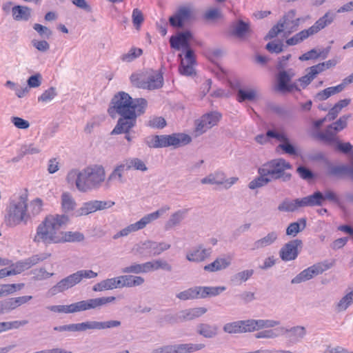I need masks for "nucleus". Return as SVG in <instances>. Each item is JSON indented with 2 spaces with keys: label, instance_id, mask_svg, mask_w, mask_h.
<instances>
[{
  "label": "nucleus",
  "instance_id": "59",
  "mask_svg": "<svg viewBox=\"0 0 353 353\" xmlns=\"http://www.w3.org/2000/svg\"><path fill=\"white\" fill-rule=\"evenodd\" d=\"M125 285L127 288H132L141 285L145 280L140 276L124 275Z\"/></svg>",
  "mask_w": 353,
  "mask_h": 353
},
{
  "label": "nucleus",
  "instance_id": "42",
  "mask_svg": "<svg viewBox=\"0 0 353 353\" xmlns=\"http://www.w3.org/2000/svg\"><path fill=\"white\" fill-rule=\"evenodd\" d=\"M353 303V290L344 295L335 305L336 312L345 311Z\"/></svg>",
  "mask_w": 353,
  "mask_h": 353
},
{
  "label": "nucleus",
  "instance_id": "9",
  "mask_svg": "<svg viewBox=\"0 0 353 353\" xmlns=\"http://www.w3.org/2000/svg\"><path fill=\"white\" fill-rule=\"evenodd\" d=\"M220 118V114L217 112H211L201 117L196 121L195 135L200 136L207 130L216 125Z\"/></svg>",
  "mask_w": 353,
  "mask_h": 353
},
{
  "label": "nucleus",
  "instance_id": "19",
  "mask_svg": "<svg viewBox=\"0 0 353 353\" xmlns=\"http://www.w3.org/2000/svg\"><path fill=\"white\" fill-rule=\"evenodd\" d=\"M97 273L90 270H81L63 279L70 288L79 283L83 279H92Z\"/></svg>",
  "mask_w": 353,
  "mask_h": 353
},
{
  "label": "nucleus",
  "instance_id": "15",
  "mask_svg": "<svg viewBox=\"0 0 353 353\" xmlns=\"http://www.w3.org/2000/svg\"><path fill=\"white\" fill-rule=\"evenodd\" d=\"M108 208V203L102 201H90L83 203L82 206L74 212L73 214L78 217L85 216L97 210H101Z\"/></svg>",
  "mask_w": 353,
  "mask_h": 353
},
{
  "label": "nucleus",
  "instance_id": "35",
  "mask_svg": "<svg viewBox=\"0 0 353 353\" xmlns=\"http://www.w3.org/2000/svg\"><path fill=\"white\" fill-rule=\"evenodd\" d=\"M208 310L203 307H194L185 310L181 312L179 318L182 321H190L199 318L205 314Z\"/></svg>",
  "mask_w": 353,
  "mask_h": 353
},
{
  "label": "nucleus",
  "instance_id": "64",
  "mask_svg": "<svg viewBox=\"0 0 353 353\" xmlns=\"http://www.w3.org/2000/svg\"><path fill=\"white\" fill-rule=\"evenodd\" d=\"M132 20L136 29L139 30L142 23L144 21L143 14L139 9L134 8L133 10L132 14Z\"/></svg>",
  "mask_w": 353,
  "mask_h": 353
},
{
  "label": "nucleus",
  "instance_id": "39",
  "mask_svg": "<svg viewBox=\"0 0 353 353\" xmlns=\"http://www.w3.org/2000/svg\"><path fill=\"white\" fill-rule=\"evenodd\" d=\"M31 11L30 8L23 6H15L12 8V16L16 21H28Z\"/></svg>",
  "mask_w": 353,
  "mask_h": 353
},
{
  "label": "nucleus",
  "instance_id": "33",
  "mask_svg": "<svg viewBox=\"0 0 353 353\" xmlns=\"http://www.w3.org/2000/svg\"><path fill=\"white\" fill-rule=\"evenodd\" d=\"M146 226L147 225L145 221H143V218H141L139 221H137L136 223H132L125 227V228L122 229L121 230H120L119 232L114 235L113 238L118 239L122 236H126L132 232H134L145 228Z\"/></svg>",
  "mask_w": 353,
  "mask_h": 353
},
{
  "label": "nucleus",
  "instance_id": "34",
  "mask_svg": "<svg viewBox=\"0 0 353 353\" xmlns=\"http://www.w3.org/2000/svg\"><path fill=\"white\" fill-rule=\"evenodd\" d=\"M61 203L62 211L65 213L64 214L73 212L77 206L74 199L68 192H65L61 194Z\"/></svg>",
  "mask_w": 353,
  "mask_h": 353
},
{
  "label": "nucleus",
  "instance_id": "38",
  "mask_svg": "<svg viewBox=\"0 0 353 353\" xmlns=\"http://www.w3.org/2000/svg\"><path fill=\"white\" fill-rule=\"evenodd\" d=\"M303 207L315 206L323 205V193L316 191L314 194L301 199Z\"/></svg>",
  "mask_w": 353,
  "mask_h": 353
},
{
  "label": "nucleus",
  "instance_id": "22",
  "mask_svg": "<svg viewBox=\"0 0 353 353\" xmlns=\"http://www.w3.org/2000/svg\"><path fill=\"white\" fill-rule=\"evenodd\" d=\"M191 38L192 33L189 31L181 32L176 36H172L170 39V46L176 50H179L181 47L188 48V41Z\"/></svg>",
  "mask_w": 353,
  "mask_h": 353
},
{
  "label": "nucleus",
  "instance_id": "17",
  "mask_svg": "<svg viewBox=\"0 0 353 353\" xmlns=\"http://www.w3.org/2000/svg\"><path fill=\"white\" fill-rule=\"evenodd\" d=\"M110 327V321L99 322L95 321H85L71 324V332H83L87 330H103Z\"/></svg>",
  "mask_w": 353,
  "mask_h": 353
},
{
  "label": "nucleus",
  "instance_id": "5",
  "mask_svg": "<svg viewBox=\"0 0 353 353\" xmlns=\"http://www.w3.org/2000/svg\"><path fill=\"white\" fill-rule=\"evenodd\" d=\"M113 108L119 114H129L137 112L139 114L144 112L147 105L145 99L132 98L125 92H119L112 99Z\"/></svg>",
  "mask_w": 353,
  "mask_h": 353
},
{
  "label": "nucleus",
  "instance_id": "45",
  "mask_svg": "<svg viewBox=\"0 0 353 353\" xmlns=\"http://www.w3.org/2000/svg\"><path fill=\"white\" fill-rule=\"evenodd\" d=\"M174 345L176 353H192L205 347V345L202 343H181Z\"/></svg>",
  "mask_w": 353,
  "mask_h": 353
},
{
  "label": "nucleus",
  "instance_id": "57",
  "mask_svg": "<svg viewBox=\"0 0 353 353\" xmlns=\"http://www.w3.org/2000/svg\"><path fill=\"white\" fill-rule=\"evenodd\" d=\"M42 206L43 201L39 198H37L30 203V205H28L30 220L31 219L32 216L38 215L42 211Z\"/></svg>",
  "mask_w": 353,
  "mask_h": 353
},
{
  "label": "nucleus",
  "instance_id": "3",
  "mask_svg": "<svg viewBox=\"0 0 353 353\" xmlns=\"http://www.w3.org/2000/svg\"><path fill=\"white\" fill-rule=\"evenodd\" d=\"M28 195L26 193L12 196L6 209L5 221L8 225L14 227L30 220Z\"/></svg>",
  "mask_w": 353,
  "mask_h": 353
},
{
  "label": "nucleus",
  "instance_id": "23",
  "mask_svg": "<svg viewBox=\"0 0 353 353\" xmlns=\"http://www.w3.org/2000/svg\"><path fill=\"white\" fill-rule=\"evenodd\" d=\"M188 212V209H181L173 212L165 222V229L168 230L179 226L181 222L185 219Z\"/></svg>",
  "mask_w": 353,
  "mask_h": 353
},
{
  "label": "nucleus",
  "instance_id": "50",
  "mask_svg": "<svg viewBox=\"0 0 353 353\" xmlns=\"http://www.w3.org/2000/svg\"><path fill=\"white\" fill-rule=\"evenodd\" d=\"M60 243L63 242H79L83 240L84 236L79 232H62L60 234Z\"/></svg>",
  "mask_w": 353,
  "mask_h": 353
},
{
  "label": "nucleus",
  "instance_id": "54",
  "mask_svg": "<svg viewBox=\"0 0 353 353\" xmlns=\"http://www.w3.org/2000/svg\"><path fill=\"white\" fill-rule=\"evenodd\" d=\"M258 173L259 176L249 183L248 187L251 190L263 187L270 183V179H268L265 175H263L259 168L258 169Z\"/></svg>",
  "mask_w": 353,
  "mask_h": 353
},
{
  "label": "nucleus",
  "instance_id": "29",
  "mask_svg": "<svg viewBox=\"0 0 353 353\" xmlns=\"http://www.w3.org/2000/svg\"><path fill=\"white\" fill-rule=\"evenodd\" d=\"M328 174L334 176L347 175L353 180V165H331L328 168Z\"/></svg>",
  "mask_w": 353,
  "mask_h": 353
},
{
  "label": "nucleus",
  "instance_id": "63",
  "mask_svg": "<svg viewBox=\"0 0 353 353\" xmlns=\"http://www.w3.org/2000/svg\"><path fill=\"white\" fill-rule=\"evenodd\" d=\"M57 95L56 88L50 87L48 90H45L42 94L39 97L38 101L43 103H48L51 101Z\"/></svg>",
  "mask_w": 353,
  "mask_h": 353
},
{
  "label": "nucleus",
  "instance_id": "1",
  "mask_svg": "<svg viewBox=\"0 0 353 353\" xmlns=\"http://www.w3.org/2000/svg\"><path fill=\"white\" fill-rule=\"evenodd\" d=\"M68 183H75L81 192H88L99 188L105 180V171L102 166H89L81 171L72 170L67 175Z\"/></svg>",
  "mask_w": 353,
  "mask_h": 353
},
{
  "label": "nucleus",
  "instance_id": "60",
  "mask_svg": "<svg viewBox=\"0 0 353 353\" xmlns=\"http://www.w3.org/2000/svg\"><path fill=\"white\" fill-rule=\"evenodd\" d=\"M122 272L134 274L146 273L145 263L141 264L135 263H132L130 265L124 268L122 270Z\"/></svg>",
  "mask_w": 353,
  "mask_h": 353
},
{
  "label": "nucleus",
  "instance_id": "49",
  "mask_svg": "<svg viewBox=\"0 0 353 353\" xmlns=\"http://www.w3.org/2000/svg\"><path fill=\"white\" fill-rule=\"evenodd\" d=\"M310 36L312 35L307 28L300 31L293 37L288 39L285 42L288 46H295L307 39Z\"/></svg>",
  "mask_w": 353,
  "mask_h": 353
},
{
  "label": "nucleus",
  "instance_id": "11",
  "mask_svg": "<svg viewBox=\"0 0 353 353\" xmlns=\"http://www.w3.org/2000/svg\"><path fill=\"white\" fill-rule=\"evenodd\" d=\"M48 255L43 254H35L23 261L17 262L15 264L12 265V268L10 270L12 276L21 273L26 270H28L38 263L43 261L48 258Z\"/></svg>",
  "mask_w": 353,
  "mask_h": 353
},
{
  "label": "nucleus",
  "instance_id": "26",
  "mask_svg": "<svg viewBox=\"0 0 353 353\" xmlns=\"http://www.w3.org/2000/svg\"><path fill=\"white\" fill-rule=\"evenodd\" d=\"M348 84H350L349 82H347L346 78H345L340 84L336 86L329 87L318 92L316 97L321 101L326 100L332 95L342 92Z\"/></svg>",
  "mask_w": 353,
  "mask_h": 353
},
{
  "label": "nucleus",
  "instance_id": "52",
  "mask_svg": "<svg viewBox=\"0 0 353 353\" xmlns=\"http://www.w3.org/2000/svg\"><path fill=\"white\" fill-rule=\"evenodd\" d=\"M176 296L182 301L199 299V291L198 290V286L190 288L188 290L181 292L178 293Z\"/></svg>",
  "mask_w": 353,
  "mask_h": 353
},
{
  "label": "nucleus",
  "instance_id": "18",
  "mask_svg": "<svg viewBox=\"0 0 353 353\" xmlns=\"http://www.w3.org/2000/svg\"><path fill=\"white\" fill-rule=\"evenodd\" d=\"M195 57L193 50L188 49L185 54V58L181 59L179 66V72L181 74L191 76L195 73L194 65L195 64Z\"/></svg>",
  "mask_w": 353,
  "mask_h": 353
},
{
  "label": "nucleus",
  "instance_id": "43",
  "mask_svg": "<svg viewBox=\"0 0 353 353\" xmlns=\"http://www.w3.org/2000/svg\"><path fill=\"white\" fill-rule=\"evenodd\" d=\"M301 199L294 200L285 199L278 206V210L281 212H294L299 208H302Z\"/></svg>",
  "mask_w": 353,
  "mask_h": 353
},
{
  "label": "nucleus",
  "instance_id": "24",
  "mask_svg": "<svg viewBox=\"0 0 353 353\" xmlns=\"http://www.w3.org/2000/svg\"><path fill=\"white\" fill-rule=\"evenodd\" d=\"M163 78L161 73L155 72L150 74L146 80L143 81L141 87L143 89L155 90L162 87Z\"/></svg>",
  "mask_w": 353,
  "mask_h": 353
},
{
  "label": "nucleus",
  "instance_id": "48",
  "mask_svg": "<svg viewBox=\"0 0 353 353\" xmlns=\"http://www.w3.org/2000/svg\"><path fill=\"white\" fill-rule=\"evenodd\" d=\"M170 210V207L168 205H165L161 206L157 210L151 212L150 214H145L142 218L145 221L146 225L152 223V221L158 219L161 216L165 214L168 211Z\"/></svg>",
  "mask_w": 353,
  "mask_h": 353
},
{
  "label": "nucleus",
  "instance_id": "6",
  "mask_svg": "<svg viewBox=\"0 0 353 353\" xmlns=\"http://www.w3.org/2000/svg\"><path fill=\"white\" fill-rule=\"evenodd\" d=\"M292 165L282 158L271 160L259 168L270 182L281 179L283 181H288L291 179V174L285 172L291 170Z\"/></svg>",
  "mask_w": 353,
  "mask_h": 353
},
{
  "label": "nucleus",
  "instance_id": "55",
  "mask_svg": "<svg viewBox=\"0 0 353 353\" xmlns=\"http://www.w3.org/2000/svg\"><path fill=\"white\" fill-rule=\"evenodd\" d=\"M110 303V297H99L95 299H90L87 300L88 308L100 309L102 306Z\"/></svg>",
  "mask_w": 353,
  "mask_h": 353
},
{
  "label": "nucleus",
  "instance_id": "62",
  "mask_svg": "<svg viewBox=\"0 0 353 353\" xmlns=\"http://www.w3.org/2000/svg\"><path fill=\"white\" fill-rule=\"evenodd\" d=\"M126 166L127 169L134 168L137 170H141L143 172H145L148 170V168L144 162L138 158H134L128 160Z\"/></svg>",
  "mask_w": 353,
  "mask_h": 353
},
{
  "label": "nucleus",
  "instance_id": "44",
  "mask_svg": "<svg viewBox=\"0 0 353 353\" xmlns=\"http://www.w3.org/2000/svg\"><path fill=\"white\" fill-rule=\"evenodd\" d=\"M254 274L252 269L245 270L233 274L230 277V282L234 285H239L247 281Z\"/></svg>",
  "mask_w": 353,
  "mask_h": 353
},
{
  "label": "nucleus",
  "instance_id": "28",
  "mask_svg": "<svg viewBox=\"0 0 353 353\" xmlns=\"http://www.w3.org/2000/svg\"><path fill=\"white\" fill-rule=\"evenodd\" d=\"M258 98V90L254 88H240L237 91L236 100L239 103L253 101Z\"/></svg>",
  "mask_w": 353,
  "mask_h": 353
},
{
  "label": "nucleus",
  "instance_id": "14",
  "mask_svg": "<svg viewBox=\"0 0 353 353\" xmlns=\"http://www.w3.org/2000/svg\"><path fill=\"white\" fill-rule=\"evenodd\" d=\"M301 244L302 241L299 239H294L285 243L279 251L281 259L284 261L296 259L299 254L298 248Z\"/></svg>",
  "mask_w": 353,
  "mask_h": 353
},
{
  "label": "nucleus",
  "instance_id": "46",
  "mask_svg": "<svg viewBox=\"0 0 353 353\" xmlns=\"http://www.w3.org/2000/svg\"><path fill=\"white\" fill-rule=\"evenodd\" d=\"M306 219L301 218L296 222L291 223L286 229V234L295 236L299 232L303 230L306 227Z\"/></svg>",
  "mask_w": 353,
  "mask_h": 353
},
{
  "label": "nucleus",
  "instance_id": "41",
  "mask_svg": "<svg viewBox=\"0 0 353 353\" xmlns=\"http://www.w3.org/2000/svg\"><path fill=\"white\" fill-rule=\"evenodd\" d=\"M199 291V299H204L207 296H215L220 294L222 292L226 290L224 286L218 287H208V286H198Z\"/></svg>",
  "mask_w": 353,
  "mask_h": 353
},
{
  "label": "nucleus",
  "instance_id": "31",
  "mask_svg": "<svg viewBox=\"0 0 353 353\" xmlns=\"http://www.w3.org/2000/svg\"><path fill=\"white\" fill-rule=\"evenodd\" d=\"M285 331V327L280 326L273 329H268L258 332L254 334V337L256 339H275L281 336H284Z\"/></svg>",
  "mask_w": 353,
  "mask_h": 353
},
{
  "label": "nucleus",
  "instance_id": "20",
  "mask_svg": "<svg viewBox=\"0 0 353 353\" xmlns=\"http://www.w3.org/2000/svg\"><path fill=\"white\" fill-rule=\"evenodd\" d=\"M336 14L328 11L323 17L319 18L311 27L308 29L312 35L316 34L325 27L330 26L335 19Z\"/></svg>",
  "mask_w": 353,
  "mask_h": 353
},
{
  "label": "nucleus",
  "instance_id": "7",
  "mask_svg": "<svg viewBox=\"0 0 353 353\" xmlns=\"http://www.w3.org/2000/svg\"><path fill=\"white\" fill-rule=\"evenodd\" d=\"M170 244L165 242L147 241L139 245L138 252L145 256H154L161 254L170 248Z\"/></svg>",
  "mask_w": 353,
  "mask_h": 353
},
{
  "label": "nucleus",
  "instance_id": "4",
  "mask_svg": "<svg viewBox=\"0 0 353 353\" xmlns=\"http://www.w3.org/2000/svg\"><path fill=\"white\" fill-rule=\"evenodd\" d=\"M306 71L305 75L292 83H289L295 76L294 70L290 68L288 70L281 71L277 75V90L285 92H292L293 90L300 91L301 88H305L319 74L313 65L308 68Z\"/></svg>",
  "mask_w": 353,
  "mask_h": 353
},
{
  "label": "nucleus",
  "instance_id": "13",
  "mask_svg": "<svg viewBox=\"0 0 353 353\" xmlns=\"http://www.w3.org/2000/svg\"><path fill=\"white\" fill-rule=\"evenodd\" d=\"M301 21V18H296V10H290L283 15L279 23L283 25L285 34L288 35L297 30Z\"/></svg>",
  "mask_w": 353,
  "mask_h": 353
},
{
  "label": "nucleus",
  "instance_id": "36",
  "mask_svg": "<svg viewBox=\"0 0 353 353\" xmlns=\"http://www.w3.org/2000/svg\"><path fill=\"white\" fill-rule=\"evenodd\" d=\"M225 181V174L222 171H215L201 180L202 184L223 185Z\"/></svg>",
  "mask_w": 353,
  "mask_h": 353
},
{
  "label": "nucleus",
  "instance_id": "21",
  "mask_svg": "<svg viewBox=\"0 0 353 353\" xmlns=\"http://www.w3.org/2000/svg\"><path fill=\"white\" fill-rule=\"evenodd\" d=\"M278 238L279 232L276 231H271L265 236L255 241L252 244V250H258L269 247L276 243Z\"/></svg>",
  "mask_w": 353,
  "mask_h": 353
},
{
  "label": "nucleus",
  "instance_id": "58",
  "mask_svg": "<svg viewBox=\"0 0 353 353\" xmlns=\"http://www.w3.org/2000/svg\"><path fill=\"white\" fill-rule=\"evenodd\" d=\"M162 135H150L144 139V143L150 148H162Z\"/></svg>",
  "mask_w": 353,
  "mask_h": 353
},
{
  "label": "nucleus",
  "instance_id": "56",
  "mask_svg": "<svg viewBox=\"0 0 353 353\" xmlns=\"http://www.w3.org/2000/svg\"><path fill=\"white\" fill-rule=\"evenodd\" d=\"M256 330L273 328L280 325V321L272 319H254Z\"/></svg>",
  "mask_w": 353,
  "mask_h": 353
},
{
  "label": "nucleus",
  "instance_id": "61",
  "mask_svg": "<svg viewBox=\"0 0 353 353\" xmlns=\"http://www.w3.org/2000/svg\"><path fill=\"white\" fill-rule=\"evenodd\" d=\"M223 330L228 334H241V320L225 323Z\"/></svg>",
  "mask_w": 353,
  "mask_h": 353
},
{
  "label": "nucleus",
  "instance_id": "10",
  "mask_svg": "<svg viewBox=\"0 0 353 353\" xmlns=\"http://www.w3.org/2000/svg\"><path fill=\"white\" fill-rule=\"evenodd\" d=\"M121 117L119 119L117 124L112 130V134L127 133L133 128L137 121V117L139 115L137 112H129V114H120Z\"/></svg>",
  "mask_w": 353,
  "mask_h": 353
},
{
  "label": "nucleus",
  "instance_id": "27",
  "mask_svg": "<svg viewBox=\"0 0 353 353\" xmlns=\"http://www.w3.org/2000/svg\"><path fill=\"white\" fill-rule=\"evenodd\" d=\"M285 338L292 343L300 341L306 334L305 328L303 326H295L290 329L285 328Z\"/></svg>",
  "mask_w": 353,
  "mask_h": 353
},
{
  "label": "nucleus",
  "instance_id": "40",
  "mask_svg": "<svg viewBox=\"0 0 353 353\" xmlns=\"http://www.w3.org/2000/svg\"><path fill=\"white\" fill-rule=\"evenodd\" d=\"M159 269L170 272L172 270V266L166 261L161 259L145 262L146 273Z\"/></svg>",
  "mask_w": 353,
  "mask_h": 353
},
{
  "label": "nucleus",
  "instance_id": "51",
  "mask_svg": "<svg viewBox=\"0 0 353 353\" xmlns=\"http://www.w3.org/2000/svg\"><path fill=\"white\" fill-rule=\"evenodd\" d=\"M329 51H330L329 48H326L321 52H318L316 50L312 49V50L304 53L303 54H302L299 57V59L301 61H307V60H310V59H317L321 57H323V59H325V57H327V56L329 53Z\"/></svg>",
  "mask_w": 353,
  "mask_h": 353
},
{
  "label": "nucleus",
  "instance_id": "8",
  "mask_svg": "<svg viewBox=\"0 0 353 353\" xmlns=\"http://www.w3.org/2000/svg\"><path fill=\"white\" fill-rule=\"evenodd\" d=\"M330 268V265L324 263L314 264L304 270L301 271L291 281L292 284H298L312 279L314 276L322 274Z\"/></svg>",
  "mask_w": 353,
  "mask_h": 353
},
{
  "label": "nucleus",
  "instance_id": "12",
  "mask_svg": "<svg viewBox=\"0 0 353 353\" xmlns=\"http://www.w3.org/2000/svg\"><path fill=\"white\" fill-rule=\"evenodd\" d=\"M162 148L173 146L179 148L190 143L192 141L190 136L184 133H173L169 135H162Z\"/></svg>",
  "mask_w": 353,
  "mask_h": 353
},
{
  "label": "nucleus",
  "instance_id": "37",
  "mask_svg": "<svg viewBox=\"0 0 353 353\" xmlns=\"http://www.w3.org/2000/svg\"><path fill=\"white\" fill-rule=\"evenodd\" d=\"M230 261L225 258H217L212 263L204 266L205 271L214 272L226 269L230 265Z\"/></svg>",
  "mask_w": 353,
  "mask_h": 353
},
{
  "label": "nucleus",
  "instance_id": "53",
  "mask_svg": "<svg viewBox=\"0 0 353 353\" xmlns=\"http://www.w3.org/2000/svg\"><path fill=\"white\" fill-rule=\"evenodd\" d=\"M28 323V321H14L9 322H0V334L12 329H18L21 326H23Z\"/></svg>",
  "mask_w": 353,
  "mask_h": 353
},
{
  "label": "nucleus",
  "instance_id": "2",
  "mask_svg": "<svg viewBox=\"0 0 353 353\" xmlns=\"http://www.w3.org/2000/svg\"><path fill=\"white\" fill-rule=\"evenodd\" d=\"M68 221L66 214H50L38 225L33 241L45 244L59 243L61 228Z\"/></svg>",
  "mask_w": 353,
  "mask_h": 353
},
{
  "label": "nucleus",
  "instance_id": "47",
  "mask_svg": "<svg viewBox=\"0 0 353 353\" xmlns=\"http://www.w3.org/2000/svg\"><path fill=\"white\" fill-rule=\"evenodd\" d=\"M170 210V207L168 205H165L161 206L157 210L151 212L150 214H145L142 218L145 221L146 225L152 223V221L158 219L161 216L165 214L168 211Z\"/></svg>",
  "mask_w": 353,
  "mask_h": 353
},
{
  "label": "nucleus",
  "instance_id": "32",
  "mask_svg": "<svg viewBox=\"0 0 353 353\" xmlns=\"http://www.w3.org/2000/svg\"><path fill=\"white\" fill-rule=\"evenodd\" d=\"M337 134L338 132L330 125L323 132L318 133L317 137L325 143L334 145L339 140Z\"/></svg>",
  "mask_w": 353,
  "mask_h": 353
},
{
  "label": "nucleus",
  "instance_id": "16",
  "mask_svg": "<svg viewBox=\"0 0 353 353\" xmlns=\"http://www.w3.org/2000/svg\"><path fill=\"white\" fill-rule=\"evenodd\" d=\"M212 248H205L199 245L191 249L186 254V259L190 262L199 263L210 256Z\"/></svg>",
  "mask_w": 353,
  "mask_h": 353
},
{
  "label": "nucleus",
  "instance_id": "25",
  "mask_svg": "<svg viewBox=\"0 0 353 353\" xmlns=\"http://www.w3.org/2000/svg\"><path fill=\"white\" fill-rule=\"evenodd\" d=\"M250 32L251 30L249 23L242 20H239L232 25V34L239 39H245Z\"/></svg>",
  "mask_w": 353,
  "mask_h": 353
},
{
  "label": "nucleus",
  "instance_id": "30",
  "mask_svg": "<svg viewBox=\"0 0 353 353\" xmlns=\"http://www.w3.org/2000/svg\"><path fill=\"white\" fill-rule=\"evenodd\" d=\"M218 327L216 325L209 323H199L196 325V332L206 339L215 337L218 334Z\"/></svg>",
  "mask_w": 353,
  "mask_h": 353
}]
</instances>
